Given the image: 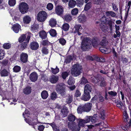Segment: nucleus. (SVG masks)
I'll list each match as a JSON object with an SVG mask.
<instances>
[{
    "instance_id": "79ce46f5",
    "label": "nucleus",
    "mask_w": 131,
    "mask_h": 131,
    "mask_svg": "<svg viewBox=\"0 0 131 131\" xmlns=\"http://www.w3.org/2000/svg\"><path fill=\"white\" fill-rule=\"evenodd\" d=\"M76 119L74 115H70L68 117V119L69 121L73 122Z\"/></svg>"
},
{
    "instance_id": "49530a36",
    "label": "nucleus",
    "mask_w": 131,
    "mask_h": 131,
    "mask_svg": "<svg viewBox=\"0 0 131 131\" xmlns=\"http://www.w3.org/2000/svg\"><path fill=\"white\" fill-rule=\"evenodd\" d=\"M16 1L15 0H9L8 1V4L10 6H13L16 4Z\"/></svg>"
},
{
    "instance_id": "9b49d317",
    "label": "nucleus",
    "mask_w": 131,
    "mask_h": 131,
    "mask_svg": "<svg viewBox=\"0 0 131 131\" xmlns=\"http://www.w3.org/2000/svg\"><path fill=\"white\" fill-rule=\"evenodd\" d=\"M74 29H75L74 31V33H77V34L79 35H81V33L80 32V31H81L82 27L80 25H75L74 27Z\"/></svg>"
},
{
    "instance_id": "473e14b6",
    "label": "nucleus",
    "mask_w": 131,
    "mask_h": 131,
    "mask_svg": "<svg viewBox=\"0 0 131 131\" xmlns=\"http://www.w3.org/2000/svg\"><path fill=\"white\" fill-rule=\"evenodd\" d=\"M79 11V10L77 8H73L71 10V14L73 16L76 15L78 14Z\"/></svg>"
},
{
    "instance_id": "58836bf2",
    "label": "nucleus",
    "mask_w": 131,
    "mask_h": 131,
    "mask_svg": "<svg viewBox=\"0 0 131 131\" xmlns=\"http://www.w3.org/2000/svg\"><path fill=\"white\" fill-rule=\"evenodd\" d=\"M72 19V17L70 15H66L65 16V19L67 22L70 21Z\"/></svg>"
},
{
    "instance_id": "5701e85b",
    "label": "nucleus",
    "mask_w": 131,
    "mask_h": 131,
    "mask_svg": "<svg viewBox=\"0 0 131 131\" xmlns=\"http://www.w3.org/2000/svg\"><path fill=\"white\" fill-rule=\"evenodd\" d=\"M57 24L56 20L54 18H51L49 21V24L51 27L55 26Z\"/></svg>"
},
{
    "instance_id": "f704fd0d",
    "label": "nucleus",
    "mask_w": 131,
    "mask_h": 131,
    "mask_svg": "<svg viewBox=\"0 0 131 131\" xmlns=\"http://www.w3.org/2000/svg\"><path fill=\"white\" fill-rule=\"evenodd\" d=\"M2 76H6L8 75L9 72L6 70L1 71L0 73Z\"/></svg>"
},
{
    "instance_id": "393cba45",
    "label": "nucleus",
    "mask_w": 131,
    "mask_h": 131,
    "mask_svg": "<svg viewBox=\"0 0 131 131\" xmlns=\"http://www.w3.org/2000/svg\"><path fill=\"white\" fill-rule=\"evenodd\" d=\"M39 36L42 39H45L47 37V34L45 31L42 30L39 32Z\"/></svg>"
},
{
    "instance_id": "2f4dec72",
    "label": "nucleus",
    "mask_w": 131,
    "mask_h": 131,
    "mask_svg": "<svg viewBox=\"0 0 131 131\" xmlns=\"http://www.w3.org/2000/svg\"><path fill=\"white\" fill-rule=\"evenodd\" d=\"M105 15L107 16H111L112 17H114L115 16V13L114 12L111 11L107 12L105 13Z\"/></svg>"
},
{
    "instance_id": "338daca9",
    "label": "nucleus",
    "mask_w": 131,
    "mask_h": 131,
    "mask_svg": "<svg viewBox=\"0 0 131 131\" xmlns=\"http://www.w3.org/2000/svg\"><path fill=\"white\" fill-rule=\"evenodd\" d=\"M101 21L102 22V24H104V23L106 21V18L105 16H103L102 17L101 19Z\"/></svg>"
},
{
    "instance_id": "cd10ccee",
    "label": "nucleus",
    "mask_w": 131,
    "mask_h": 131,
    "mask_svg": "<svg viewBox=\"0 0 131 131\" xmlns=\"http://www.w3.org/2000/svg\"><path fill=\"white\" fill-rule=\"evenodd\" d=\"M98 39L97 38L91 39L92 45L94 47H95L97 46L98 45Z\"/></svg>"
},
{
    "instance_id": "4d7b16f0",
    "label": "nucleus",
    "mask_w": 131,
    "mask_h": 131,
    "mask_svg": "<svg viewBox=\"0 0 131 131\" xmlns=\"http://www.w3.org/2000/svg\"><path fill=\"white\" fill-rule=\"evenodd\" d=\"M53 8V5L51 3H49L47 4V8L49 10H51Z\"/></svg>"
},
{
    "instance_id": "39448f33",
    "label": "nucleus",
    "mask_w": 131,
    "mask_h": 131,
    "mask_svg": "<svg viewBox=\"0 0 131 131\" xmlns=\"http://www.w3.org/2000/svg\"><path fill=\"white\" fill-rule=\"evenodd\" d=\"M19 8L20 12L22 14H25L28 12L29 7L27 3L22 2L19 4Z\"/></svg>"
},
{
    "instance_id": "6e6d98bb",
    "label": "nucleus",
    "mask_w": 131,
    "mask_h": 131,
    "mask_svg": "<svg viewBox=\"0 0 131 131\" xmlns=\"http://www.w3.org/2000/svg\"><path fill=\"white\" fill-rule=\"evenodd\" d=\"M68 73L66 72H62L61 74V76L63 79H65L67 77L68 75Z\"/></svg>"
},
{
    "instance_id": "a878e982",
    "label": "nucleus",
    "mask_w": 131,
    "mask_h": 131,
    "mask_svg": "<svg viewBox=\"0 0 131 131\" xmlns=\"http://www.w3.org/2000/svg\"><path fill=\"white\" fill-rule=\"evenodd\" d=\"M86 123L84 119H81L79 121L78 125H77V127H79L80 129L81 127H83L84 126L85 124Z\"/></svg>"
},
{
    "instance_id": "a211bd4d",
    "label": "nucleus",
    "mask_w": 131,
    "mask_h": 131,
    "mask_svg": "<svg viewBox=\"0 0 131 131\" xmlns=\"http://www.w3.org/2000/svg\"><path fill=\"white\" fill-rule=\"evenodd\" d=\"M85 3L86 4L85 5L84 10L88 11L91 8L92 6V3L90 2Z\"/></svg>"
},
{
    "instance_id": "2eb2a0df",
    "label": "nucleus",
    "mask_w": 131,
    "mask_h": 131,
    "mask_svg": "<svg viewBox=\"0 0 131 131\" xmlns=\"http://www.w3.org/2000/svg\"><path fill=\"white\" fill-rule=\"evenodd\" d=\"M20 28L21 26L17 23L15 24L12 27L13 30L16 33H17L18 32L19 29H20Z\"/></svg>"
},
{
    "instance_id": "864d4df0",
    "label": "nucleus",
    "mask_w": 131,
    "mask_h": 131,
    "mask_svg": "<svg viewBox=\"0 0 131 131\" xmlns=\"http://www.w3.org/2000/svg\"><path fill=\"white\" fill-rule=\"evenodd\" d=\"M91 122L92 123H95L97 119L96 118V116L95 115H93L92 116H91Z\"/></svg>"
},
{
    "instance_id": "052dcab7",
    "label": "nucleus",
    "mask_w": 131,
    "mask_h": 131,
    "mask_svg": "<svg viewBox=\"0 0 131 131\" xmlns=\"http://www.w3.org/2000/svg\"><path fill=\"white\" fill-rule=\"evenodd\" d=\"M116 106L121 109H122V108H125L124 106L121 102H119L118 103L116 104Z\"/></svg>"
},
{
    "instance_id": "aec40b11",
    "label": "nucleus",
    "mask_w": 131,
    "mask_h": 131,
    "mask_svg": "<svg viewBox=\"0 0 131 131\" xmlns=\"http://www.w3.org/2000/svg\"><path fill=\"white\" fill-rule=\"evenodd\" d=\"M28 33L29 32H28L26 34H23L21 35V36L19 38L18 41L19 42L21 43L25 41V40L26 39V36H27H27H28V34H27V35L26 34Z\"/></svg>"
},
{
    "instance_id": "8fccbe9b",
    "label": "nucleus",
    "mask_w": 131,
    "mask_h": 131,
    "mask_svg": "<svg viewBox=\"0 0 131 131\" xmlns=\"http://www.w3.org/2000/svg\"><path fill=\"white\" fill-rule=\"evenodd\" d=\"M95 4L97 5L100 4L104 2V0H93Z\"/></svg>"
},
{
    "instance_id": "680f3d73",
    "label": "nucleus",
    "mask_w": 131,
    "mask_h": 131,
    "mask_svg": "<svg viewBox=\"0 0 131 131\" xmlns=\"http://www.w3.org/2000/svg\"><path fill=\"white\" fill-rule=\"evenodd\" d=\"M88 82L86 79L84 77H83L81 81V83L82 84H86Z\"/></svg>"
},
{
    "instance_id": "c03bdc74",
    "label": "nucleus",
    "mask_w": 131,
    "mask_h": 131,
    "mask_svg": "<svg viewBox=\"0 0 131 131\" xmlns=\"http://www.w3.org/2000/svg\"><path fill=\"white\" fill-rule=\"evenodd\" d=\"M69 25L67 23L64 24L62 26V29L65 31L68 30L69 28Z\"/></svg>"
},
{
    "instance_id": "de8ad7c7",
    "label": "nucleus",
    "mask_w": 131,
    "mask_h": 131,
    "mask_svg": "<svg viewBox=\"0 0 131 131\" xmlns=\"http://www.w3.org/2000/svg\"><path fill=\"white\" fill-rule=\"evenodd\" d=\"M61 112L63 115H66L68 114V110L66 107H64L61 110Z\"/></svg>"
},
{
    "instance_id": "c9c22d12",
    "label": "nucleus",
    "mask_w": 131,
    "mask_h": 131,
    "mask_svg": "<svg viewBox=\"0 0 131 131\" xmlns=\"http://www.w3.org/2000/svg\"><path fill=\"white\" fill-rule=\"evenodd\" d=\"M51 71L52 73L54 74H56L59 72V69L56 66L55 68H51Z\"/></svg>"
},
{
    "instance_id": "6e6552de",
    "label": "nucleus",
    "mask_w": 131,
    "mask_h": 131,
    "mask_svg": "<svg viewBox=\"0 0 131 131\" xmlns=\"http://www.w3.org/2000/svg\"><path fill=\"white\" fill-rule=\"evenodd\" d=\"M38 75L37 73L35 72L32 73L29 76L30 80L32 82L36 81L38 78Z\"/></svg>"
},
{
    "instance_id": "5fc2aeb1",
    "label": "nucleus",
    "mask_w": 131,
    "mask_h": 131,
    "mask_svg": "<svg viewBox=\"0 0 131 131\" xmlns=\"http://www.w3.org/2000/svg\"><path fill=\"white\" fill-rule=\"evenodd\" d=\"M5 55V51L2 49L0 50V60L2 59Z\"/></svg>"
},
{
    "instance_id": "f03ea898",
    "label": "nucleus",
    "mask_w": 131,
    "mask_h": 131,
    "mask_svg": "<svg viewBox=\"0 0 131 131\" xmlns=\"http://www.w3.org/2000/svg\"><path fill=\"white\" fill-rule=\"evenodd\" d=\"M81 66L79 64L74 65L71 69V74L74 76L77 77L80 75L81 72Z\"/></svg>"
},
{
    "instance_id": "f8f14e48",
    "label": "nucleus",
    "mask_w": 131,
    "mask_h": 131,
    "mask_svg": "<svg viewBox=\"0 0 131 131\" xmlns=\"http://www.w3.org/2000/svg\"><path fill=\"white\" fill-rule=\"evenodd\" d=\"M28 56L27 54L24 53H22L20 55V60L24 63H25L27 61Z\"/></svg>"
},
{
    "instance_id": "0eeeda50",
    "label": "nucleus",
    "mask_w": 131,
    "mask_h": 131,
    "mask_svg": "<svg viewBox=\"0 0 131 131\" xmlns=\"http://www.w3.org/2000/svg\"><path fill=\"white\" fill-rule=\"evenodd\" d=\"M27 34H28V36L25 40V41H24L21 44V47L22 48H25L26 47L27 45V44L29 41L31 34L30 33H28ZM26 35H27V34Z\"/></svg>"
},
{
    "instance_id": "7c9ffc66",
    "label": "nucleus",
    "mask_w": 131,
    "mask_h": 131,
    "mask_svg": "<svg viewBox=\"0 0 131 131\" xmlns=\"http://www.w3.org/2000/svg\"><path fill=\"white\" fill-rule=\"evenodd\" d=\"M50 97L51 100H54L57 98V96L55 92H53L50 94Z\"/></svg>"
},
{
    "instance_id": "774afa93",
    "label": "nucleus",
    "mask_w": 131,
    "mask_h": 131,
    "mask_svg": "<svg viewBox=\"0 0 131 131\" xmlns=\"http://www.w3.org/2000/svg\"><path fill=\"white\" fill-rule=\"evenodd\" d=\"M82 108H83L81 106H80L77 109V112L78 114H81L82 112Z\"/></svg>"
},
{
    "instance_id": "6ab92c4d",
    "label": "nucleus",
    "mask_w": 131,
    "mask_h": 131,
    "mask_svg": "<svg viewBox=\"0 0 131 131\" xmlns=\"http://www.w3.org/2000/svg\"><path fill=\"white\" fill-rule=\"evenodd\" d=\"M92 89V87L89 84H86L85 86L84 89V93H86V92H89L91 91Z\"/></svg>"
},
{
    "instance_id": "bf43d9fd",
    "label": "nucleus",
    "mask_w": 131,
    "mask_h": 131,
    "mask_svg": "<svg viewBox=\"0 0 131 131\" xmlns=\"http://www.w3.org/2000/svg\"><path fill=\"white\" fill-rule=\"evenodd\" d=\"M59 42L62 45H64L66 43V40L63 38H61L59 39Z\"/></svg>"
},
{
    "instance_id": "a18cd8bd",
    "label": "nucleus",
    "mask_w": 131,
    "mask_h": 131,
    "mask_svg": "<svg viewBox=\"0 0 131 131\" xmlns=\"http://www.w3.org/2000/svg\"><path fill=\"white\" fill-rule=\"evenodd\" d=\"M41 44L43 46H48L51 45V44L50 42L46 40L42 41L41 43Z\"/></svg>"
},
{
    "instance_id": "37998d69",
    "label": "nucleus",
    "mask_w": 131,
    "mask_h": 131,
    "mask_svg": "<svg viewBox=\"0 0 131 131\" xmlns=\"http://www.w3.org/2000/svg\"><path fill=\"white\" fill-rule=\"evenodd\" d=\"M72 101V95H70L67 98L66 100V102L68 104L70 103Z\"/></svg>"
},
{
    "instance_id": "423d86ee",
    "label": "nucleus",
    "mask_w": 131,
    "mask_h": 131,
    "mask_svg": "<svg viewBox=\"0 0 131 131\" xmlns=\"http://www.w3.org/2000/svg\"><path fill=\"white\" fill-rule=\"evenodd\" d=\"M68 126L72 131H79L80 130V127H77V125L75 122H69Z\"/></svg>"
},
{
    "instance_id": "412c9836",
    "label": "nucleus",
    "mask_w": 131,
    "mask_h": 131,
    "mask_svg": "<svg viewBox=\"0 0 131 131\" xmlns=\"http://www.w3.org/2000/svg\"><path fill=\"white\" fill-rule=\"evenodd\" d=\"M31 18L28 15L25 16L23 18V22L26 24H28L30 21Z\"/></svg>"
},
{
    "instance_id": "c85d7f7f",
    "label": "nucleus",
    "mask_w": 131,
    "mask_h": 131,
    "mask_svg": "<svg viewBox=\"0 0 131 131\" xmlns=\"http://www.w3.org/2000/svg\"><path fill=\"white\" fill-rule=\"evenodd\" d=\"M101 78V76L99 75L98 77H95V76H93L91 77V80L93 82L96 83L98 82L99 81V79Z\"/></svg>"
},
{
    "instance_id": "dca6fc26",
    "label": "nucleus",
    "mask_w": 131,
    "mask_h": 131,
    "mask_svg": "<svg viewBox=\"0 0 131 131\" xmlns=\"http://www.w3.org/2000/svg\"><path fill=\"white\" fill-rule=\"evenodd\" d=\"M31 48L33 50H36L39 47V45L38 43L35 42H31L30 44Z\"/></svg>"
},
{
    "instance_id": "72a5a7b5",
    "label": "nucleus",
    "mask_w": 131,
    "mask_h": 131,
    "mask_svg": "<svg viewBox=\"0 0 131 131\" xmlns=\"http://www.w3.org/2000/svg\"><path fill=\"white\" fill-rule=\"evenodd\" d=\"M75 82V81L74 79L71 77H70L69 79H68V83L69 85H71L73 84Z\"/></svg>"
},
{
    "instance_id": "69168bd1",
    "label": "nucleus",
    "mask_w": 131,
    "mask_h": 131,
    "mask_svg": "<svg viewBox=\"0 0 131 131\" xmlns=\"http://www.w3.org/2000/svg\"><path fill=\"white\" fill-rule=\"evenodd\" d=\"M42 53L45 54H47L48 53V50L46 48H43L42 50Z\"/></svg>"
},
{
    "instance_id": "4c0bfd02",
    "label": "nucleus",
    "mask_w": 131,
    "mask_h": 131,
    "mask_svg": "<svg viewBox=\"0 0 131 131\" xmlns=\"http://www.w3.org/2000/svg\"><path fill=\"white\" fill-rule=\"evenodd\" d=\"M104 24H100V28L104 32H106L107 31V28L105 26V25Z\"/></svg>"
},
{
    "instance_id": "b1692460",
    "label": "nucleus",
    "mask_w": 131,
    "mask_h": 131,
    "mask_svg": "<svg viewBox=\"0 0 131 131\" xmlns=\"http://www.w3.org/2000/svg\"><path fill=\"white\" fill-rule=\"evenodd\" d=\"M108 43V42L106 40L105 37L104 36L103 37L100 44L101 46H105L107 45Z\"/></svg>"
},
{
    "instance_id": "3c124183",
    "label": "nucleus",
    "mask_w": 131,
    "mask_h": 131,
    "mask_svg": "<svg viewBox=\"0 0 131 131\" xmlns=\"http://www.w3.org/2000/svg\"><path fill=\"white\" fill-rule=\"evenodd\" d=\"M108 94L112 97H114L117 94L115 92L111 91L108 92Z\"/></svg>"
},
{
    "instance_id": "ea45409f",
    "label": "nucleus",
    "mask_w": 131,
    "mask_h": 131,
    "mask_svg": "<svg viewBox=\"0 0 131 131\" xmlns=\"http://www.w3.org/2000/svg\"><path fill=\"white\" fill-rule=\"evenodd\" d=\"M13 69L14 72H18L20 70L21 68L19 66H16L14 67Z\"/></svg>"
},
{
    "instance_id": "9d476101",
    "label": "nucleus",
    "mask_w": 131,
    "mask_h": 131,
    "mask_svg": "<svg viewBox=\"0 0 131 131\" xmlns=\"http://www.w3.org/2000/svg\"><path fill=\"white\" fill-rule=\"evenodd\" d=\"M58 77L56 75H52L50 76L49 78V81L52 84L56 83L58 80Z\"/></svg>"
},
{
    "instance_id": "09e8293b",
    "label": "nucleus",
    "mask_w": 131,
    "mask_h": 131,
    "mask_svg": "<svg viewBox=\"0 0 131 131\" xmlns=\"http://www.w3.org/2000/svg\"><path fill=\"white\" fill-rule=\"evenodd\" d=\"M100 50L102 53H107L108 52L107 49L105 48L101 47L100 48Z\"/></svg>"
},
{
    "instance_id": "7ed1b4c3",
    "label": "nucleus",
    "mask_w": 131,
    "mask_h": 131,
    "mask_svg": "<svg viewBox=\"0 0 131 131\" xmlns=\"http://www.w3.org/2000/svg\"><path fill=\"white\" fill-rule=\"evenodd\" d=\"M47 17V14L46 12L44 11H41L37 15V20L39 22H43L46 20Z\"/></svg>"
},
{
    "instance_id": "e433bc0d",
    "label": "nucleus",
    "mask_w": 131,
    "mask_h": 131,
    "mask_svg": "<svg viewBox=\"0 0 131 131\" xmlns=\"http://www.w3.org/2000/svg\"><path fill=\"white\" fill-rule=\"evenodd\" d=\"M11 44L9 43H5L3 45V47L5 49H8L11 47Z\"/></svg>"
},
{
    "instance_id": "4468645a",
    "label": "nucleus",
    "mask_w": 131,
    "mask_h": 131,
    "mask_svg": "<svg viewBox=\"0 0 131 131\" xmlns=\"http://www.w3.org/2000/svg\"><path fill=\"white\" fill-rule=\"evenodd\" d=\"M90 93L89 92H86L84 93V94L82 95L81 99L84 101H88L90 99Z\"/></svg>"
},
{
    "instance_id": "c756f323",
    "label": "nucleus",
    "mask_w": 131,
    "mask_h": 131,
    "mask_svg": "<svg viewBox=\"0 0 131 131\" xmlns=\"http://www.w3.org/2000/svg\"><path fill=\"white\" fill-rule=\"evenodd\" d=\"M76 5V2L73 0H70L68 3L69 7L72 8H74Z\"/></svg>"
},
{
    "instance_id": "4be33fe9",
    "label": "nucleus",
    "mask_w": 131,
    "mask_h": 131,
    "mask_svg": "<svg viewBox=\"0 0 131 131\" xmlns=\"http://www.w3.org/2000/svg\"><path fill=\"white\" fill-rule=\"evenodd\" d=\"M48 93L46 90L43 91L41 93V97L43 99H46L48 97Z\"/></svg>"
},
{
    "instance_id": "1a4fd4ad",
    "label": "nucleus",
    "mask_w": 131,
    "mask_h": 131,
    "mask_svg": "<svg viewBox=\"0 0 131 131\" xmlns=\"http://www.w3.org/2000/svg\"><path fill=\"white\" fill-rule=\"evenodd\" d=\"M92 106V104L91 103H87L85 104L83 106V111L84 112H89L90 111Z\"/></svg>"
},
{
    "instance_id": "bb28decb",
    "label": "nucleus",
    "mask_w": 131,
    "mask_h": 131,
    "mask_svg": "<svg viewBox=\"0 0 131 131\" xmlns=\"http://www.w3.org/2000/svg\"><path fill=\"white\" fill-rule=\"evenodd\" d=\"M31 87L30 86H27L24 89L23 92L26 94H28L31 93Z\"/></svg>"
},
{
    "instance_id": "f257e3e1",
    "label": "nucleus",
    "mask_w": 131,
    "mask_h": 131,
    "mask_svg": "<svg viewBox=\"0 0 131 131\" xmlns=\"http://www.w3.org/2000/svg\"><path fill=\"white\" fill-rule=\"evenodd\" d=\"M82 37H81L82 39L81 43V48L82 50L86 51L90 48L92 46L91 39L87 37L82 39Z\"/></svg>"
},
{
    "instance_id": "a19ab883",
    "label": "nucleus",
    "mask_w": 131,
    "mask_h": 131,
    "mask_svg": "<svg viewBox=\"0 0 131 131\" xmlns=\"http://www.w3.org/2000/svg\"><path fill=\"white\" fill-rule=\"evenodd\" d=\"M50 35L53 37L57 35L56 31L54 29H51L49 32Z\"/></svg>"
},
{
    "instance_id": "603ef678",
    "label": "nucleus",
    "mask_w": 131,
    "mask_h": 131,
    "mask_svg": "<svg viewBox=\"0 0 131 131\" xmlns=\"http://www.w3.org/2000/svg\"><path fill=\"white\" fill-rule=\"evenodd\" d=\"M77 4L80 7L82 6L84 3V0H77Z\"/></svg>"
},
{
    "instance_id": "0e129e2a",
    "label": "nucleus",
    "mask_w": 131,
    "mask_h": 131,
    "mask_svg": "<svg viewBox=\"0 0 131 131\" xmlns=\"http://www.w3.org/2000/svg\"><path fill=\"white\" fill-rule=\"evenodd\" d=\"M123 119L124 121L125 122H127L128 120L129 119L128 115H124V116L123 117Z\"/></svg>"
},
{
    "instance_id": "e2e57ef3",
    "label": "nucleus",
    "mask_w": 131,
    "mask_h": 131,
    "mask_svg": "<svg viewBox=\"0 0 131 131\" xmlns=\"http://www.w3.org/2000/svg\"><path fill=\"white\" fill-rule=\"evenodd\" d=\"M72 59V57L71 56H69L67 58L65 61L67 63H69L70 62Z\"/></svg>"
},
{
    "instance_id": "f3484780",
    "label": "nucleus",
    "mask_w": 131,
    "mask_h": 131,
    "mask_svg": "<svg viewBox=\"0 0 131 131\" xmlns=\"http://www.w3.org/2000/svg\"><path fill=\"white\" fill-rule=\"evenodd\" d=\"M63 12V9L62 6H59L56 8V14L59 15L62 14Z\"/></svg>"
},
{
    "instance_id": "ddd939ff",
    "label": "nucleus",
    "mask_w": 131,
    "mask_h": 131,
    "mask_svg": "<svg viewBox=\"0 0 131 131\" xmlns=\"http://www.w3.org/2000/svg\"><path fill=\"white\" fill-rule=\"evenodd\" d=\"M86 17L84 14H81L78 17V21L80 23H83L86 20Z\"/></svg>"
},
{
    "instance_id": "13d9d810",
    "label": "nucleus",
    "mask_w": 131,
    "mask_h": 131,
    "mask_svg": "<svg viewBox=\"0 0 131 131\" xmlns=\"http://www.w3.org/2000/svg\"><path fill=\"white\" fill-rule=\"evenodd\" d=\"M81 93L79 90H77L74 94V96L76 97H78L80 96Z\"/></svg>"
},
{
    "instance_id": "20e7f679",
    "label": "nucleus",
    "mask_w": 131,
    "mask_h": 131,
    "mask_svg": "<svg viewBox=\"0 0 131 131\" xmlns=\"http://www.w3.org/2000/svg\"><path fill=\"white\" fill-rule=\"evenodd\" d=\"M65 85L63 83H60L57 85L56 90L62 96L66 95L65 88Z\"/></svg>"
}]
</instances>
